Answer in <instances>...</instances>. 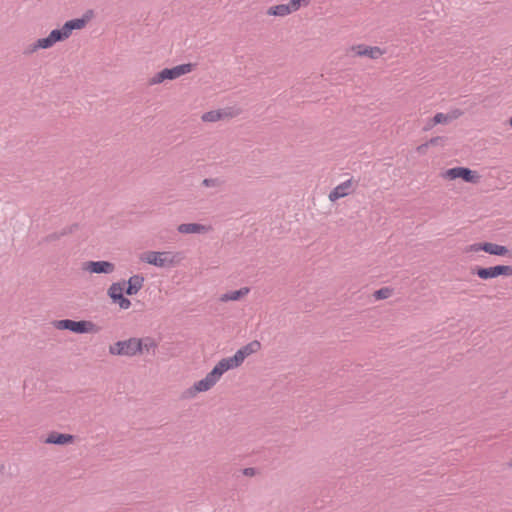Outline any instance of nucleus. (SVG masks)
I'll list each match as a JSON object with an SVG mask.
<instances>
[{"instance_id":"obj_36","label":"nucleus","mask_w":512,"mask_h":512,"mask_svg":"<svg viewBox=\"0 0 512 512\" xmlns=\"http://www.w3.org/2000/svg\"><path fill=\"white\" fill-rule=\"evenodd\" d=\"M243 474L245 476L252 477V476H254L256 474V469L253 468V467L245 468V469H243Z\"/></svg>"},{"instance_id":"obj_25","label":"nucleus","mask_w":512,"mask_h":512,"mask_svg":"<svg viewBox=\"0 0 512 512\" xmlns=\"http://www.w3.org/2000/svg\"><path fill=\"white\" fill-rule=\"evenodd\" d=\"M41 42H42V38L38 39L33 44L28 45L24 49L23 54L24 55H31V54L35 53L37 50H39V49H47L46 45H43V44L41 45L40 44Z\"/></svg>"},{"instance_id":"obj_8","label":"nucleus","mask_w":512,"mask_h":512,"mask_svg":"<svg viewBox=\"0 0 512 512\" xmlns=\"http://www.w3.org/2000/svg\"><path fill=\"white\" fill-rule=\"evenodd\" d=\"M231 358L221 359L214 368L207 374V376L216 384L222 375L230 369L237 368L234 362H231Z\"/></svg>"},{"instance_id":"obj_33","label":"nucleus","mask_w":512,"mask_h":512,"mask_svg":"<svg viewBox=\"0 0 512 512\" xmlns=\"http://www.w3.org/2000/svg\"><path fill=\"white\" fill-rule=\"evenodd\" d=\"M116 304H118L121 309L126 310L130 308L131 301L123 295L121 298H119Z\"/></svg>"},{"instance_id":"obj_17","label":"nucleus","mask_w":512,"mask_h":512,"mask_svg":"<svg viewBox=\"0 0 512 512\" xmlns=\"http://www.w3.org/2000/svg\"><path fill=\"white\" fill-rule=\"evenodd\" d=\"M457 116L454 114H444V113H436L434 117L431 119L430 123L425 127V130L432 128L437 124H447Z\"/></svg>"},{"instance_id":"obj_14","label":"nucleus","mask_w":512,"mask_h":512,"mask_svg":"<svg viewBox=\"0 0 512 512\" xmlns=\"http://www.w3.org/2000/svg\"><path fill=\"white\" fill-rule=\"evenodd\" d=\"M73 441H74V436L71 434L52 432L46 438L45 443L55 444V445H66V444L73 443Z\"/></svg>"},{"instance_id":"obj_20","label":"nucleus","mask_w":512,"mask_h":512,"mask_svg":"<svg viewBox=\"0 0 512 512\" xmlns=\"http://www.w3.org/2000/svg\"><path fill=\"white\" fill-rule=\"evenodd\" d=\"M290 13H291V11H290L288 4H279V5L271 6L267 10V14L271 15V16L284 17V16L289 15Z\"/></svg>"},{"instance_id":"obj_39","label":"nucleus","mask_w":512,"mask_h":512,"mask_svg":"<svg viewBox=\"0 0 512 512\" xmlns=\"http://www.w3.org/2000/svg\"><path fill=\"white\" fill-rule=\"evenodd\" d=\"M509 124L512 127V117L509 118Z\"/></svg>"},{"instance_id":"obj_12","label":"nucleus","mask_w":512,"mask_h":512,"mask_svg":"<svg viewBox=\"0 0 512 512\" xmlns=\"http://www.w3.org/2000/svg\"><path fill=\"white\" fill-rule=\"evenodd\" d=\"M352 187V179H348L341 184L337 185L330 193L329 200L334 202L340 198L347 196Z\"/></svg>"},{"instance_id":"obj_13","label":"nucleus","mask_w":512,"mask_h":512,"mask_svg":"<svg viewBox=\"0 0 512 512\" xmlns=\"http://www.w3.org/2000/svg\"><path fill=\"white\" fill-rule=\"evenodd\" d=\"M210 227L199 223H183L177 227V231L181 234H201L206 233Z\"/></svg>"},{"instance_id":"obj_38","label":"nucleus","mask_w":512,"mask_h":512,"mask_svg":"<svg viewBox=\"0 0 512 512\" xmlns=\"http://www.w3.org/2000/svg\"><path fill=\"white\" fill-rule=\"evenodd\" d=\"M472 272L480 277V266H475Z\"/></svg>"},{"instance_id":"obj_16","label":"nucleus","mask_w":512,"mask_h":512,"mask_svg":"<svg viewBox=\"0 0 512 512\" xmlns=\"http://www.w3.org/2000/svg\"><path fill=\"white\" fill-rule=\"evenodd\" d=\"M357 55L359 56H367L371 59H376L382 55V51L379 47H368L364 45H358L356 47Z\"/></svg>"},{"instance_id":"obj_28","label":"nucleus","mask_w":512,"mask_h":512,"mask_svg":"<svg viewBox=\"0 0 512 512\" xmlns=\"http://www.w3.org/2000/svg\"><path fill=\"white\" fill-rule=\"evenodd\" d=\"M79 228V225L77 223H73L69 226H66L64 227L61 231H59V236L60 238L66 236V235H69V234H72L74 233L75 231H77Z\"/></svg>"},{"instance_id":"obj_26","label":"nucleus","mask_w":512,"mask_h":512,"mask_svg":"<svg viewBox=\"0 0 512 512\" xmlns=\"http://www.w3.org/2000/svg\"><path fill=\"white\" fill-rule=\"evenodd\" d=\"M225 181L221 178H205L202 181V186L212 187V188H221L224 185Z\"/></svg>"},{"instance_id":"obj_5","label":"nucleus","mask_w":512,"mask_h":512,"mask_svg":"<svg viewBox=\"0 0 512 512\" xmlns=\"http://www.w3.org/2000/svg\"><path fill=\"white\" fill-rule=\"evenodd\" d=\"M444 177L449 180H455L461 178L463 181L468 183H478L480 176L477 171L471 170L467 167H454L445 171Z\"/></svg>"},{"instance_id":"obj_2","label":"nucleus","mask_w":512,"mask_h":512,"mask_svg":"<svg viewBox=\"0 0 512 512\" xmlns=\"http://www.w3.org/2000/svg\"><path fill=\"white\" fill-rule=\"evenodd\" d=\"M53 325L56 329L69 330L77 334L97 333L100 331L99 326L88 320L75 321L71 319H63L54 321Z\"/></svg>"},{"instance_id":"obj_32","label":"nucleus","mask_w":512,"mask_h":512,"mask_svg":"<svg viewBox=\"0 0 512 512\" xmlns=\"http://www.w3.org/2000/svg\"><path fill=\"white\" fill-rule=\"evenodd\" d=\"M59 239H60L59 233L58 232H53L51 234H48L44 238H42L40 243H50V242L57 241Z\"/></svg>"},{"instance_id":"obj_7","label":"nucleus","mask_w":512,"mask_h":512,"mask_svg":"<svg viewBox=\"0 0 512 512\" xmlns=\"http://www.w3.org/2000/svg\"><path fill=\"white\" fill-rule=\"evenodd\" d=\"M83 270L95 274H111L115 270V265L109 261H87L83 264Z\"/></svg>"},{"instance_id":"obj_11","label":"nucleus","mask_w":512,"mask_h":512,"mask_svg":"<svg viewBox=\"0 0 512 512\" xmlns=\"http://www.w3.org/2000/svg\"><path fill=\"white\" fill-rule=\"evenodd\" d=\"M145 278L141 274H135L131 276L127 281V287L125 293L129 296L137 294L144 285Z\"/></svg>"},{"instance_id":"obj_29","label":"nucleus","mask_w":512,"mask_h":512,"mask_svg":"<svg viewBox=\"0 0 512 512\" xmlns=\"http://www.w3.org/2000/svg\"><path fill=\"white\" fill-rule=\"evenodd\" d=\"M79 228V225L77 223H73L69 226H66L64 227L61 231H59V236L60 238L66 236V235H69V234H72L74 233L75 231H77Z\"/></svg>"},{"instance_id":"obj_3","label":"nucleus","mask_w":512,"mask_h":512,"mask_svg":"<svg viewBox=\"0 0 512 512\" xmlns=\"http://www.w3.org/2000/svg\"><path fill=\"white\" fill-rule=\"evenodd\" d=\"M196 64L186 63L177 65L172 68H165L160 72L156 73L150 80L149 85H156L163 83L166 80H174L179 78L182 75L190 73Z\"/></svg>"},{"instance_id":"obj_6","label":"nucleus","mask_w":512,"mask_h":512,"mask_svg":"<svg viewBox=\"0 0 512 512\" xmlns=\"http://www.w3.org/2000/svg\"><path fill=\"white\" fill-rule=\"evenodd\" d=\"M261 343L258 340H253L250 343L246 344L245 346L241 347L239 350L236 351V353L230 357L232 360L231 362H234L237 367H239L246 357L249 355L256 353L260 350Z\"/></svg>"},{"instance_id":"obj_23","label":"nucleus","mask_w":512,"mask_h":512,"mask_svg":"<svg viewBox=\"0 0 512 512\" xmlns=\"http://www.w3.org/2000/svg\"><path fill=\"white\" fill-rule=\"evenodd\" d=\"M215 383L206 375L203 379L194 383V391L205 392L210 390Z\"/></svg>"},{"instance_id":"obj_19","label":"nucleus","mask_w":512,"mask_h":512,"mask_svg":"<svg viewBox=\"0 0 512 512\" xmlns=\"http://www.w3.org/2000/svg\"><path fill=\"white\" fill-rule=\"evenodd\" d=\"M87 19L75 18L64 23V26L68 33L71 35L74 30H80L85 27Z\"/></svg>"},{"instance_id":"obj_37","label":"nucleus","mask_w":512,"mask_h":512,"mask_svg":"<svg viewBox=\"0 0 512 512\" xmlns=\"http://www.w3.org/2000/svg\"><path fill=\"white\" fill-rule=\"evenodd\" d=\"M468 251H476V252H477V251H480V243H474V244H472V245L469 247Z\"/></svg>"},{"instance_id":"obj_34","label":"nucleus","mask_w":512,"mask_h":512,"mask_svg":"<svg viewBox=\"0 0 512 512\" xmlns=\"http://www.w3.org/2000/svg\"><path fill=\"white\" fill-rule=\"evenodd\" d=\"M197 393H199V391H194V385H193L192 387H190L183 393V397L184 398H193L196 396Z\"/></svg>"},{"instance_id":"obj_31","label":"nucleus","mask_w":512,"mask_h":512,"mask_svg":"<svg viewBox=\"0 0 512 512\" xmlns=\"http://www.w3.org/2000/svg\"><path fill=\"white\" fill-rule=\"evenodd\" d=\"M445 141H446L445 137L436 136V137H432L430 140H428V144L430 146H443Z\"/></svg>"},{"instance_id":"obj_15","label":"nucleus","mask_w":512,"mask_h":512,"mask_svg":"<svg viewBox=\"0 0 512 512\" xmlns=\"http://www.w3.org/2000/svg\"><path fill=\"white\" fill-rule=\"evenodd\" d=\"M482 251L497 256H507L510 255V251L506 246L491 243V242H482Z\"/></svg>"},{"instance_id":"obj_10","label":"nucleus","mask_w":512,"mask_h":512,"mask_svg":"<svg viewBox=\"0 0 512 512\" xmlns=\"http://www.w3.org/2000/svg\"><path fill=\"white\" fill-rule=\"evenodd\" d=\"M498 276H512V266L496 265L493 267L482 268V279H491Z\"/></svg>"},{"instance_id":"obj_30","label":"nucleus","mask_w":512,"mask_h":512,"mask_svg":"<svg viewBox=\"0 0 512 512\" xmlns=\"http://www.w3.org/2000/svg\"><path fill=\"white\" fill-rule=\"evenodd\" d=\"M302 4L307 5L308 0H290L288 6L290 8L291 13L297 11Z\"/></svg>"},{"instance_id":"obj_35","label":"nucleus","mask_w":512,"mask_h":512,"mask_svg":"<svg viewBox=\"0 0 512 512\" xmlns=\"http://www.w3.org/2000/svg\"><path fill=\"white\" fill-rule=\"evenodd\" d=\"M429 147H430V145L428 144V141H427L417 147V152L419 154H425Z\"/></svg>"},{"instance_id":"obj_1","label":"nucleus","mask_w":512,"mask_h":512,"mask_svg":"<svg viewBox=\"0 0 512 512\" xmlns=\"http://www.w3.org/2000/svg\"><path fill=\"white\" fill-rule=\"evenodd\" d=\"M140 259L150 265L159 268L175 267L181 260L179 253L171 251H147L143 253Z\"/></svg>"},{"instance_id":"obj_22","label":"nucleus","mask_w":512,"mask_h":512,"mask_svg":"<svg viewBox=\"0 0 512 512\" xmlns=\"http://www.w3.org/2000/svg\"><path fill=\"white\" fill-rule=\"evenodd\" d=\"M139 341L141 343V354L146 351V352H150L152 351V354L154 355L155 354V350L158 346V343L156 342V340L152 337H144V338H139Z\"/></svg>"},{"instance_id":"obj_21","label":"nucleus","mask_w":512,"mask_h":512,"mask_svg":"<svg viewBox=\"0 0 512 512\" xmlns=\"http://www.w3.org/2000/svg\"><path fill=\"white\" fill-rule=\"evenodd\" d=\"M108 296L111 298L113 303H117L119 298H121L123 294V287L121 283H112L107 291Z\"/></svg>"},{"instance_id":"obj_18","label":"nucleus","mask_w":512,"mask_h":512,"mask_svg":"<svg viewBox=\"0 0 512 512\" xmlns=\"http://www.w3.org/2000/svg\"><path fill=\"white\" fill-rule=\"evenodd\" d=\"M250 289L248 287L240 288L239 290H234L227 292L221 296L222 301H237L240 300L243 296L249 293Z\"/></svg>"},{"instance_id":"obj_27","label":"nucleus","mask_w":512,"mask_h":512,"mask_svg":"<svg viewBox=\"0 0 512 512\" xmlns=\"http://www.w3.org/2000/svg\"><path fill=\"white\" fill-rule=\"evenodd\" d=\"M393 293V289L389 287H383L381 289H378L374 292V297L377 300H383L389 298Z\"/></svg>"},{"instance_id":"obj_24","label":"nucleus","mask_w":512,"mask_h":512,"mask_svg":"<svg viewBox=\"0 0 512 512\" xmlns=\"http://www.w3.org/2000/svg\"><path fill=\"white\" fill-rule=\"evenodd\" d=\"M223 116V113L220 110H212L204 113L201 117L204 122H216L220 120Z\"/></svg>"},{"instance_id":"obj_4","label":"nucleus","mask_w":512,"mask_h":512,"mask_svg":"<svg viewBox=\"0 0 512 512\" xmlns=\"http://www.w3.org/2000/svg\"><path fill=\"white\" fill-rule=\"evenodd\" d=\"M109 353L116 356L133 357L141 354V343L139 338L131 337L127 340H120L109 346Z\"/></svg>"},{"instance_id":"obj_9","label":"nucleus","mask_w":512,"mask_h":512,"mask_svg":"<svg viewBox=\"0 0 512 512\" xmlns=\"http://www.w3.org/2000/svg\"><path fill=\"white\" fill-rule=\"evenodd\" d=\"M69 37L70 34L63 25L60 29H54L50 32V34L47 37L42 38V42L40 44L46 45L47 49H49L57 42H62L68 39Z\"/></svg>"}]
</instances>
